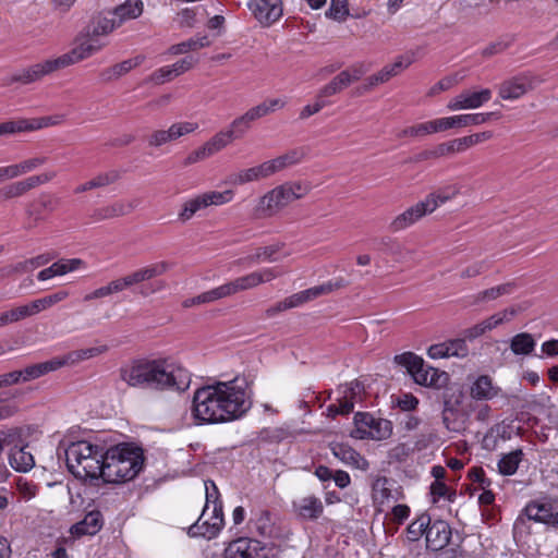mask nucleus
I'll return each instance as SVG.
<instances>
[{
	"mask_svg": "<svg viewBox=\"0 0 558 558\" xmlns=\"http://www.w3.org/2000/svg\"><path fill=\"white\" fill-rule=\"evenodd\" d=\"M252 407V389L244 376L230 380H214L195 390L193 414L195 418L218 424L242 417Z\"/></svg>",
	"mask_w": 558,
	"mask_h": 558,
	"instance_id": "obj_1",
	"label": "nucleus"
},
{
	"mask_svg": "<svg viewBox=\"0 0 558 558\" xmlns=\"http://www.w3.org/2000/svg\"><path fill=\"white\" fill-rule=\"evenodd\" d=\"M121 379L135 388L185 391L191 385L190 373L166 360H137L120 371Z\"/></svg>",
	"mask_w": 558,
	"mask_h": 558,
	"instance_id": "obj_2",
	"label": "nucleus"
},
{
	"mask_svg": "<svg viewBox=\"0 0 558 558\" xmlns=\"http://www.w3.org/2000/svg\"><path fill=\"white\" fill-rule=\"evenodd\" d=\"M141 448L120 444L104 452L100 477L107 483H123L134 478L143 466Z\"/></svg>",
	"mask_w": 558,
	"mask_h": 558,
	"instance_id": "obj_3",
	"label": "nucleus"
},
{
	"mask_svg": "<svg viewBox=\"0 0 558 558\" xmlns=\"http://www.w3.org/2000/svg\"><path fill=\"white\" fill-rule=\"evenodd\" d=\"M102 458V448L85 440L72 442L65 449V460L69 471L75 477L85 481L100 477Z\"/></svg>",
	"mask_w": 558,
	"mask_h": 558,
	"instance_id": "obj_4",
	"label": "nucleus"
},
{
	"mask_svg": "<svg viewBox=\"0 0 558 558\" xmlns=\"http://www.w3.org/2000/svg\"><path fill=\"white\" fill-rule=\"evenodd\" d=\"M395 362L398 365L404 366L415 383L422 386L439 388L448 379L445 372H439L437 368L425 365L424 361L412 352L396 355Z\"/></svg>",
	"mask_w": 558,
	"mask_h": 558,
	"instance_id": "obj_5",
	"label": "nucleus"
},
{
	"mask_svg": "<svg viewBox=\"0 0 558 558\" xmlns=\"http://www.w3.org/2000/svg\"><path fill=\"white\" fill-rule=\"evenodd\" d=\"M233 197L234 193L232 190H226L222 192L207 191L196 194L182 203L181 209L178 213V220L181 222H187L206 208L210 206H222L230 203Z\"/></svg>",
	"mask_w": 558,
	"mask_h": 558,
	"instance_id": "obj_6",
	"label": "nucleus"
},
{
	"mask_svg": "<svg viewBox=\"0 0 558 558\" xmlns=\"http://www.w3.org/2000/svg\"><path fill=\"white\" fill-rule=\"evenodd\" d=\"M392 424L386 418H375L368 413L357 412L354 415V428L351 436L356 439L384 440L391 436Z\"/></svg>",
	"mask_w": 558,
	"mask_h": 558,
	"instance_id": "obj_7",
	"label": "nucleus"
},
{
	"mask_svg": "<svg viewBox=\"0 0 558 558\" xmlns=\"http://www.w3.org/2000/svg\"><path fill=\"white\" fill-rule=\"evenodd\" d=\"M106 46L99 37H77L71 50L59 57L52 58L58 71L76 64L96 54Z\"/></svg>",
	"mask_w": 558,
	"mask_h": 558,
	"instance_id": "obj_8",
	"label": "nucleus"
},
{
	"mask_svg": "<svg viewBox=\"0 0 558 558\" xmlns=\"http://www.w3.org/2000/svg\"><path fill=\"white\" fill-rule=\"evenodd\" d=\"M544 82L541 75L522 73L502 81L498 86V95L504 100H517Z\"/></svg>",
	"mask_w": 558,
	"mask_h": 558,
	"instance_id": "obj_9",
	"label": "nucleus"
},
{
	"mask_svg": "<svg viewBox=\"0 0 558 558\" xmlns=\"http://www.w3.org/2000/svg\"><path fill=\"white\" fill-rule=\"evenodd\" d=\"M198 129L199 124L195 121H177L170 124L168 129L153 131L147 138V143L149 147L159 148L175 143L182 137L197 132Z\"/></svg>",
	"mask_w": 558,
	"mask_h": 558,
	"instance_id": "obj_10",
	"label": "nucleus"
},
{
	"mask_svg": "<svg viewBox=\"0 0 558 558\" xmlns=\"http://www.w3.org/2000/svg\"><path fill=\"white\" fill-rule=\"evenodd\" d=\"M223 526L222 505L204 507L198 520L190 526L189 533L192 536H202L211 539L218 535Z\"/></svg>",
	"mask_w": 558,
	"mask_h": 558,
	"instance_id": "obj_11",
	"label": "nucleus"
},
{
	"mask_svg": "<svg viewBox=\"0 0 558 558\" xmlns=\"http://www.w3.org/2000/svg\"><path fill=\"white\" fill-rule=\"evenodd\" d=\"M289 204H291V202L283 184H281L266 192L257 199L253 208V216L258 219L270 218Z\"/></svg>",
	"mask_w": 558,
	"mask_h": 558,
	"instance_id": "obj_12",
	"label": "nucleus"
},
{
	"mask_svg": "<svg viewBox=\"0 0 558 558\" xmlns=\"http://www.w3.org/2000/svg\"><path fill=\"white\" fill-rule=\"evenodd\" d=\"M278 277L275 268H262L243 276L236 277L225 283L229 298L247 290L255 289L260 284L272 281Z\"/></svg>",
	"mask_w": 558,
	"mask_h": 558,
	"instance_id": "obj_13",
	"label": "nucleus"
},
{
	"mask_svg": "<svg viewBox=\"0 0 558 558\" xmlns=\"http://www.w3.org/2000/svg\"><path fill=\"white\" fill-rule=\"evenodd\" d=\"M413 59L410 57H401L396 60L392 64H388L379 70L377 73L367 76L364 84L356 89L359 95L373 90L378 85L387 83L391 77L397 76L404 69H407Z\"/></svg>",
	"mask_w": 558,
	"mask_h": 558,
	"instance_id": "obj_14",
	"label": "nucleus"
},
{
	"mask_svg": "<svg viewBox=\"0 0 558 558\" xmlns=\"http://www.w3.org/2000/svg\"><path fill=\"white\" fill-rule=\"evenodd\" d=\"M247 8L263 26L272 25L283 13L281 0H248Z\"/></svg>",
	"mask_w": 558,
	"mask_h": 558,
	"instance_id": "obj_15",
	"label": "nucleus"
},
{
	"mask_svg": "<svg viewBox=\"0 0 558 558\" xmlns=\"http://www.w3.org/2000/svg\"><path fill=\"white\" fill-rule=\"evenodd\" d=\"M492 90L482 88L480 90H463L452 97L447 104V108L451 111L473 110L482 107L492 99Z\"/></svg>",
	"mask_w": 558,
	"mask_h": 558,
	"instance_id": "obj_16",
	"label": "nucleus"
},
{
	"mask_svg": "<svg viewBox=\"0 0 558 558\" xmlns=\"http://www.w3.org/2000/svg\"><path fill=\"white\" fill-rule=\"evenodd\" d=\"M226 558H267V548L253 538L241 537L231 542L225 550Z\"/></svg>",
	"mask_w": 558,
	"mask_h": 558,
	"instance_id": "obj_17",
	"label": "nucleus"
},
{
	"mask_svg": "<svg viewBox=\"0 0 558 558\" xmlns=\"http://www.w3.org/2000/svg\"><path fill=\"white\" fill-rule=\"evenodd\" d=\"M54 177V171H48L38 175H32L22 181H16L4 186L3 189L0 190V194L5 199L20 197L27 193L28 191L50 182Z\"/></svg>",
	"mask_w": 558,
	"mask_h": 558,
	"instance_id": "obj_18",
	"label": "nucleus"
},
{
	"mask_svg": "<svg viewBox=\"0 0 558 558\" xmlns=\"http://www.w3.org/2000/svg\"><path fill=\"white\" fill-rule=\"evenodd\" d=\"M54 72H58V68L53 61V59H47L41 62H38L27 69L22 70L21 72L12 75L5 82L7 85H10L14 82H19L22 84H31L37 81L43 80L47 75H51Z\"/></svg>",
	"mask_w": 558,
	"mask_h": 558,
	"instance_id": "obj_19",
	"label": "nucleus"
},
{
	"mask_svg": "<svg viewBox=\"0 0 558 558\" xmlns=\"http://www.w3.org/2000/svg\"><path fill=\"white\" fill-rule=\"evenodd\" d=\"M363 386L359 381H352L345 385L341 390V397L338 403L330 404L327 408L329 416L335 417L338 414H348L353 410L354 403L361 399Z\"/></svg>",
	"mask_w": 558,
	"mask_h": 558,
	"instance_id": "obj_20",
	"label": "nucleus"
},
{
	"mask_svg": "<svg viewBox=\"0 0 558 558\" xmlns=\"http://www.w3.org/2000/svg\"><path fill=\"white\" fill-rule=\"evenodd\" d=\"M275 175L269 161L266 160L259 165L240 169L228 177V183L231 185H245L252 182L266 180Z\"/></svg>",
	"mask_w": 558,
	"mask_h": 558,
	"instance_id": "obj_21",
	"label": "nucleus"
},
{
	"mask_svg": "<svg viewBox=\"0 0 558 558\" xmlns=\"http://www.w3.org/2000/svg\"><path fill=\"white\" fill-rule=\"evenodd\" d=\"M525 513L536 522L558 524V499L530 502Z\"/></svg>",
	"mask_w": 558,
	"mask_h": 558,
	"instance_id": "obj_22",
	"label": "nucleus"
},
{
	"mask_svg": "<svg viewBox=\"0 0 558 558\" xmlns=\"http://www.w3.org/2000/svg\"><path fill=\"white\" fill-rule=\"evenodd\" d=\"M432 204H423V202H418L415 205L411 206L403 213L396 216L389 225V230L391 232L402 231L411 226H413L416 221H418L422 217L427 214H430Z\"/></svg>",
	"mask_w": 558,
	"mask_h": 558,
	"instance_id": "obj_23",
	"label": "nucleus"
},
{
	"mask_svg": "<svg viewBox=\"0 0 558 558\" xmlns=\"http://www.w3.org/2000/svg\"><path fill=\"white\" fill-rule=\"evenodd\" d=\"M292 507L295 514L304 520H316L320 517L324 510L322 500L314 495L296 498L293 501Z\"/></svg>",
	"mask_w": 558,
	"mask_h": 558,
	"instance_id": "obj_24",
	"label": "nucleus"
},
{
	"mask_svg": "<svg viewBox=\"0 0 558 558\" xmlns=\"http://www.w3.org/2000/svg\"><path fill=\"white\" fill-rule=\"evenodd\" d=\"M170 268L167 262H157L145 267L138 268L125 275L130 288L138 286L145 281L151 280L155 277L162 276Z\"/></svg>",
	"mask_w": 558,
	"mask_h": 558,
	"instance_id": "obj_25",
	"label": "nucleus"
},
{
	"mask_svg": "<svg viewBox=\"0 0 558 558\" xmlns=\"http://www.w3.org/2000/svg\"><path fill=\"white\" fill-rule=\"evenodd\" d=\"M451 536L450 526L446 521L436 520L427 527L426 531V543L427 547L438 550L445 547Z\"/></svg>",
	"mask_w": 558,
	"mask_h": 558,
	"instance_id": "obj_26",
	"label": "nucleus"
},
{
	"mask_svg": "<svg viewBox=\"0 0 558 558\" xmlns=\"http://www.w3.org/2000/svg\"><path fill=\"white\" fill-rule=\"evenodd\" d=\"M144 56H136L132 59L124 60L120 63L113 64L109 68L104 69L99 73V80L102 83H110L119 80L120 77L128 74L131 70L135 69L144 61Z\"/></svg>",
	"mask_w": 558,
	"mask_h": 558,
	"instance_id": "obj_27",
	"label": "nucleus"
},
{
	"mask_svg": "<svg viewBox=\"0 0 558 558\" xmlns=\"http://www.w3.org/2000/svg\"><path fill=\"white\" fill-rule=\"evenodd\" d=\"M134 207L132 202L117 201L95 209L92 217L95 221L112 219L130 214Z\"/></svg>",
	"mask_w": 558,
	"mask_h": 558,
	"instance_id": "obj_28",
	"label": "nucleus"
},
{
	"mask_svg": "<svg viewBox=\"0 0 558 558\" xmlns=\"http://www.w3.org/2000/svg\"><path fill=\"white\" fill-rule=\"evenodd\" d=\"M331 452L337 459L348 465L362 470H365L368 466V462L348 445L333 444L331 445Z\"/></svg>",
	"mask_w": 558,
	"mask_h": 558,
	"instance_id": "obj_29",
	"label": "nucleus"
},
{
	"mask_svg": "<svg viewBox=\"0 0 558 558\" xmlns=\"http://www.w3.org/2000/svg\"><path fill=\"white\" fill-rule=\"evenodd\" d=\"M104 524L102 515L99 511L88 512L84 519L71 527V533L75 536L95 535Z\"/></svg>",
	"mask_w": 558,
	"mask_h": 558,
	"instance_id": "obj_30",
	"label": "nucleus"
},
{
	"mask_svg": "<svg viewBox=\"0 0 558 558\" xmlns=\"http://www.w3.org/2000/svg\"><path fill=\"white\" fill-rule=\"evenodd\" d=\"M56 121H52L50 118L41 119V120H17V121H8L0 124V135L3 134H13L17 132L33 131L38 130L50 124H56Z\"/></svg>",
	"mask_w": 558,
	"mask_h": 558,
	"instance_id": "obj_31",
	"label": "nucleus"
},
{
	"mask_svg": "<svg viewBox=\"0 0 558 558\" xmlns=\"http://www.w3.org/2000/svg\"><path fill=\"white\" fill-rule=\"evenodd\" d=\"M306 157L305 148L291 149L274 159L268 160L274 174L300 163Z\"/></svg>",
	"mask_w": 558,
	"mask_h": 558,
	"instance_id": "obj_32",
	"label": "nucleus"
},
{
	"mask_svg": "<svg viewBox=\"0 0 558 558\" xmlns=\"http://www.w3.org/2000/svg\"><path fill=\"white\" fill-rule=\"evenodd\" d=\"M499 388L493 385L492 378L482 375L476 378L470 389V395L475 400H490L498 396Z\"/></svg>",
	"mask_w": 558,
	"mask_h": 558,
	"instance_id": "obj_33",
	"label": "nucleus"
},
{
	"mask_svg": "<svg viewBox=\"0 0 558 558\" xmlns=\"http://www.w3.org/2000/svg\"><path fill=\"white\" fill-rule=\"evenodd\" d=\"M107 349L106 345L78 349L60 356V359L63 366H74L105 353Z\"/></svg>",
	"mask_w": 558,
	"mask_h": 558,
	"instance_id": "obj_34",
	"label": "nucleus"
},
{
	"mask_svg": "<svg viewBox=\"0 0 558 558\" xmlns=\"http://www.w3.org/2000/svg\"><path fill=\"white\" fill-rule=\"evenodd\" d=\"M257 120H259V117L255 109L252 107L243 114L233 119L228 129L230 132H232V135L236 140L242 137L251 129L252 124Z\"/></svg>",
	"mask_w": 558,
	"mask_h": 558,
	"instance_id": "obj_35",
	"label": "nucleus"
},
{
	"mask_svg": "<svg viewBox=\"0 0 558 558\" xmlns=\"http://www.w3.org/2000/svg\"><path fill=\"white\" fill-rule=\"evenodd\" d=\"M10 465L19 472H28L35 465L33 454L24 447H15L9 457Z\"/></svg>",
	"mask_w": 558,
	"mask_h": 558,
	"instance_id": "obj_36",
	"label": "nucleus"
},
{
	"mask_svg": "<svg viewBox=\"0 0 558 558\" xmlns=\"http://www.w3.org/2000/svg\"><path fill=\"white\" fill-rule=\"evenodd\" d=\"M49 262L45 255H39L23 262H19L14 265L4 267L1 269L2 276H10L13 274L31 272L36 268L46 265Z\"/></svg>",
	"mask_w": 558,
	"mask_h": 558,
	"instance_id": "obj_37",
	"label": "nucleus"
},
{
	"mask_svg": "<svg viewBox=\"0 0 558 558\" xmlns=\"http://www.w3.org/2000/svg\"><path fill=\"white\" fill-rule=\"evenodd\" d=\"M95 24L93 35H107L122 25L114 10L100 13L96 17Z\"/></svg>",
	"mask_w": 558,
	"mask_h": 558,
	"instance_id": "obj_38",
	"label": "nucleus"
},
{
	"mask_svg": "<svg viewBox=\"0 0 558 558\" xmlns=\"http://www.w3.org/2000/svg\"><path fill=\"white\" fill-rule=\"evenodd\" d=\"M349 282L343 278L339 277L329 281H326L319 286L308 288L305 291L308 302L315 300L322 295L330 294L337 290L347 287Z\"/></svg>",
	"mask_w": 558,
	"mask_h": 558,
	"instance_id": "obj_39",
	"label": "nucleus"
},
{
	"mask_svg": "<svg viewBox=\"0 0 558 558\" xmlns=\"http://www.w3.org/2000/svg\"><path fill=\"white\" fill-rule=\"evenodd\" d=\"M144 10V2L142 0H125L122 4L114 9L116 15L119 17L121 24L129 20L137 19Z\"/></svg>",
	"mask_w": 558,
	"mask_h": 558,
	"instance_id": "obj_40",
	"label": "nucleus"
},
{
	"mask_svg": "<svg viewBox=\"0 0 558 558\" xmlns=\"http://www.w3.org/2000/svg\"><path fill=\"white\" fill-rule=\"evenodd\" d=\"M460 190L457 185L448 186L444 190H439L435 193L427 195L422 202L423 204H432L430 214L434 213L438 206L447 203L454 198L459 194Z\"/></svg>",
	"mask_w": 558,
	"mask_h": 558,
	"instance_id": "obj_41",
	"label": "nucleus"
},
{
	"mask_svg": "<svg viewBox=\"0 0 558 558\" xmlns=\"http://www.w3.org/2000/svg\"><path fill=\"white\" fill-rule=\"evenodd\" d=\"M234 140L235 138L232 135V132H230L229 129H226L217 132L207 142H205L204 145L206 146V149L210 156H214L215 154L229 146Z\"/></svg>",
	"mask_w": 558,
	"mask_h": 558,
	"instance_id": "obj_42",
	"label": "nucleus"
},
{
	"mask_svg": "<svg viewBox=\"0 0 558 558\" xmlns=\"http://www.w3.org/2000/svg\"><path fill=\"white\" fill-rule=\"evenodd\" d=\"M515 284L513 282L502 283L497 287L484 290L474 295L475 303H484L498 299L499 296L510 294L514 291Z\"/></svg>",
	"mask_w": 558,
	"mask_h": 558,
	"instance_id": "obj_43",
	"label": "nucleus"
},
{
	"mask_svg": "<svg viewBox=\"0 0 558 558\" xmlns=\"http://www.w3.org/2000/svg\"><path fill=\"white\" fill-rule=\"evenodd\" d=\"M69 296V292L64 290L57 291L52 294L46 295L40 299H36L31 301L32 310L34 315L39 314L43 311H46L57 303L64 301Z\"/></svg>",
	"mask_w": 558,
	"mask_h": 558,
	"instance_id": "obj_44",
	"label": "nucleus"
},
{
	"mask_svg": "<svg viewBox=\"0 0 558 558\" xmlns=\"http://www.w3.org/2000/svg\"><path fill=\"white\" fill-rule=\"evenodd\" d=\"M1 315L5 326L35 316L32 310L31 302L1 312Z\"/></svg>",
	"mask_w": 558,
	"mask_h": 558,
	"instance_id": "obj_45",
	"label": "nucleus"
},
{
	"mask_svg": "<svg viewBox=\"0 0 558 558\" xmlns=\"http://www.w3.org/2000/svg\"><path fill=\"white\" fill-rule=\"evenodd\" d=\"M280 250L281 245L279 244L258 247L252 255L247 256L245 260H247L248 265H254L262 262H276L278 260L276 255L280 252Z\"/></svg>",
	"mask_w": 558,
	"mask_h": 558,
	"instance_id": "obj_46",
	"label": "nucleus"
},
{
	"mask_svg": "<svg viewBox=\"0 0 558 558\" xmlns=\"http://www.w3.org/2000/svg\"><path fill=\"white\" fill-rule=\"evenodd\" d=\"M288 104L287 97L267 98L260 104L254 106L259 119L283 109Z\"/></svg>",
	"mask_w": 558,
	"mask_h": 558,
	"instance_id": "obj_47",
	"label": "nucleus"
},
{
	"mask_svg": "<svg viewBox=\"0 0 558 558\" xmlns=\"http://www.w3.org/2000/svg\"><path fill=\"white\" fill-rule=\"evenodd\" d=\"M535 347V341L530 333L522 332L514 336L510 348L514 354H530Z\"/></svg>",
	"mask_w": 558,
	"mask_h": 558,
	"instance_id": "obj_48",
	"label": "nucleus"
},
{
	"mask_svg": "<svg viewBox=\"0 0 558 558\" xmlns=\"http://www.w3.org/2000/svg\"><path fill=\"white\" fill-rule=\"evenodd\" d=\"M117 178L118 175L116 173L99 174L96 178L76 186L75 193L81 194L89 190L107 186L113 183Z\"/></svg>",
	"mask_w": 558,
	"mask_h": 558,
	"instance_id": "obj_49",
	"label": "nucleus"
},
{
	"mask_svg": "<svg viewBox=\"0 0 558 558\" xmlns=\"http://www.w3.org/2000/svg\"><path fill=\"white\" fill-rule=\"evenodd\" d=\"M497 117H498V113H496V112L465 113V114L457 116L459 128L485 124L490 119L497 118Z\"/></svg>",
	"mask_w": 558,
	"mask_h": 558,
	"instance_id": "obj_50",
	"label": "nucleus"
},
{
	"mask_svg": "<svg viewBox=\"0 0 558 558\" xmlns=\"http://www.w3.org/2000/svg\"><path fill=\"white\" fill-rule=\"evenodd\" d=\"M521 456H522L521 450H515L508 454H505L498 463L500 473L504 475L514 474L517 472L519 463L521 461Z\"/></svg>",
	"mask_w": 558,
	"mask_h": 558,
	"instance_id": "obj_51",
	"label": "nucleus"
},
{
	"mask_svg": "<svg viewBox=\"0 0 558 558\" xmlns=\"http://www.w3.org/2000/svg\"><path fill=\"white\" fill-rule=\"evenodd\" d=\"M429 524L430 517L426 513L421 514L407 529L409 539L417 541L422 535H426V531Z\"/></svg>",
	"mask_w": 558,
	"mask_h": 558,
	"instance_id": "obj_52",
	"label": "nucleus"
},
{
	"mask_svg": "<svg viewBox=\"0 0 558 558\" xmlns=\"http://www.w3.org/2000/svg\"><path fill=\"white\" fill-rule=\"evenodd\" d=\"M209 45H210V43L207 40V37L189 38L187 40H185L179 45L172 46L171 52L173 54H181V53H186L190 51H196V50L207 47Z\"/></svg>",
	"mask_w": 558,
	"mask_h": 558,
	"instance_id": "obj_53",
	"label": "nucleus"
},
{
	"mask_svg": "<svg viewBox=\"0 0 558 558\" xmlns=\"http://www.w3.org/2000/svg\"><path fill=\"white\" fill-rule=\"evenodd\" d=\"M372 495L375 502L384 505L391 497L386 477H378L373 483Z\"/></svg>",
	"mask_w": 558,
	"mask_h": 558,
	"instance_id": "obj_54",
	"label": "nucleus"
},
{
	"mask_svg": "<svg viewBox=\"0 0 558 558\" xmlns=\"http://www.w3.org/2000/svg\"><path fill=\"white\" fill-rule=\"evenodd\" d=\"M387 253L393 257L397 263H404L411 260L414 255V251L405 247L398 242H391L387 247Z\"/></svg>",
	"mask_w": 558,
	"mask_h": 558,
	"instance_id": "obj_55",
	"label": "nucleus"
},
{
	"mask_svg": "<svg viewBox=\"0 0 558 558\" xmlns=\"http://www.w3.org/2000/svg\"><path fill=\"white\" fill-rule=\"evenodd\" d=\"M196 296V302H198V305L208 304L221 299L229 298L225 283L214 289H210L206 292H203Z\"/></svg>",
	"mask_w": 558,
	"mask_h": 558,
	"instance_id": "obj_56",
	"label": "nucleus"
},
{
	"mask_svg": "<svg viewBox=\"0 0 558 558\" xmlns=\"http://www.w3.org/2000/svg\"><path fill=\"white\" fill-rule=\"evenodd\" d=\"M326 15L336 21H343L349 15L347 0H331L330 8Z\"/></svg>",
	"mask_w": 558,
	"mask_h": 558,
	"instance_id": "obj_57",
	"label": "nucleus"
},
{
	"mask_svg": "<svg viewBox=\"0 0 558 558\" xmlns=\"http://www.w3.org/2000/svg\"><path fill=\"white\" fill-rule=\"evenodd\" d=\"M283 186L291 203L304 197L311 190L308 184L302 182H286Z\"/></svg>",
	"mask_w": 558,
	"mask_h": 558,
	"instance_id": "obj_58",
	"label": "nucleus"
},
{
	"mask_svg": "<svg viewBox=\"0 0 558 558\" xmlns=\"http://www.w3.org/2000/svg\"><path fill=\"white\" fill-rule=\"evenodd\" d=\"M53 264L56 266L58 276H63L68 272H72L85 267V262L80 258L61 259Z\"/></svg>",
	"mask_w": 558,
	"mask_h": 558,
	"instance_id": "obj_59",
	"label": "nucleus"
},
{
	"mask_svg": "<svg viewBox=\"0 0 558 558\" xmlns=\"http://www.w3.org/2000/svg\"><path fill=\"white\" fill-rule=\"evenodd\" d=\"M515 315V311L513 308L505 310L501 313H497L488 317L487 319L483 320V324L486 328V330H492L493 328H496L504 322H508Z\"/></svg>",
	"mask_w": 558,
	"mask_h": 558,
	"instance_id": "obj_60",
	"label": "nucleus"
},
{
	"mask_svg": "<svg viewBox=\"0 0 558 558\" xmlns=\"http://www.w3.org/2000/svg\"><path fill=\"white\" fill-rule=\"evenodd\" d=\"M446 343L450 357H465L469 354V348L464 338L453 339Z\"/></svg>",
	"mask_w": 558,
	"mask_h": 558,
	"instance_id": "obj_61",
	"label": "nucleus"
},
{
	"mask_svg": "<svg viewBox=\"0 0 558 558\" xmlns=\"http://www.w3.org/2000/svg\"><path fill=\"white\" fill-rule=\"evenodd\" d=\"M173 77H175V76H174V73L172 72V69L170 65V66L160 68V69L156 70L155 72H153L146 78V82H149V83H153L156 85H161V84L170 81Z\"/></svg>",
	"mask_w": 558,
	"mask_h": 558,
	"instance_id": "obj_62",
	"label": "nucleus"
},
{
	"mask_svg": "<svg viewBox=\"0 0 558 558\" xmlns=\"http://www.w3.org/2000/svg\"><path fill=\"white\" fill-rule=\"evenodd\" d=\"M327 105H328L327 100L322 99L320 97L316 96L315 101L313 104H308L302 108V110L300 112V118L302 120H305V119L318 113Z\"/></svg>",
	"mask_w": 558,
	"mask_h": 558,
	"instance_id": "obj_63",
	"label": "nucleus"
},
{
	"mask_svg": "<svg viewBox=\"0 0 558 558\" xmlns=\"http://www.w3.org/2000/svg\"><path fill=\"white\" fill-rule=\"evenodd\" d=\"M343 72L349 76L350 84H353L368 72V68L365 63L357 62L343 70Z\"/></svg>",
	"mask_w": 558,
	"mask_h": 558,
	"instance_id": "obj_64",
	"label": "nucleus"
}]
</instances>
